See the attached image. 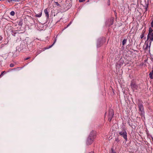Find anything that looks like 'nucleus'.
I'll return each mask as SVG.
<instances>
[{"label": "nucleus", "instance_id": "f257e3e1", "mask_svg": "<svg viewBox=\"0 0 153 153\" xmlns=\"http://www.w3.org/2000/svg\"><path fill=\"white\" fill-rule=\"evenodd\" d=\"M95 136L96 132L95 131H92L90 132L86 140L87 145H90L92 143Z\"/></svg>", "mask_w": 153, "mask_h": 153}, {"label": "nucleus", "instance_id": "f03ea898", "mask_svg": "<svg viewBox=\"0 0 153 153\" xmlns=\"http://www.w3.org/2000/svg\"><path fill=\"white\" fill-rule=\"evenodd\" d=\"M138 105L139 106V111L140 112V114L142 117H143L144 119H145V112L144 110V108L143 104L142 102H139L138 103Z\"/></svg>", "mask_w": 153, "mask_h": 153}, {"label": "nucleus", "instance_id": "7ed1b4c3", "mask_svg": "<svg viewBox=\"0 0 153 153\" xmlns=\"http://www.w3.org/2000/svg\"><path fill=\"white\" fill-rule=\"evenodd\" d=\"M119 135L121 137H122L126 141H127V133L125 130L124 129L121 131H120L119 132Z\"/></svg>", "mask_w": 153, "mask_h": 153}, {"label": "nucleus", "instance_id": "20e7f679", "mask_svg": "<svg viewBox=\"0 0 153 153\" xmlns=\"http://www.w3.org/2000/svg\"><path fill=\"white\" fill-rule=\"evenodd\" d=\"M151 42H149L147 40H146L145 43L144 45L143 46V48L145 50H147L148 49H149V51H150V47Z\"/></svg>", "mask_w": 153, "mask_h": 153}, {"label": "nucleus", "instance_id": "39448f33", "mask_svg": "<svg viewBox=\"0 0 153 153\" xmlns=\"http://www.w3.org/2000/svg\"><path fill=\"white\" fill-rule=\"evenodd\" d=\"M114 115V111L112 109H110L108 113V120L110 121L112 119V118L113 117Z\"/></svg>", "mask_w": 153, "mask_h": 153}, {"label": "nucleus", "instance_id": "423d86ee", "mask_svg": "<svg viewBox=\"0 0 153 153\" xmlns=\"http://www.w3.org/2000/svg\"><path fill=\"white\" fill-rule=\"evenodd\" d=\"M131 86L132 89L134 91L137 89L138 88V86L133 82H131Z\"/></svg>", "mask_w": 153, "mask_h": 153}, {"label": "nucleus", "instance_id": "0eeeda50", "mask_svg": "<svg viewBox=\"0 0 153 153\" xmlns=\"http://www.w3.org/2000/svg\"><path fill=\"white\" fill-rule=\"evenodd\" d=\"M150 40V42H152L153 41V33H148L147 36V40Z\"/></svg>", "mask_w": 153, "mask_h": 153}, {"label": "nucleus", "instance_id": "6e6552de", "mask_svg": "<svg viewBox=\"0 0 153 153\" xmlns=\"http://www.w3.org/2000/svg\"><path fill=\"white\" fill-rule=\"evenodd\" d=\"M38 29L39 30H44V27L42 24L39 23L37 25Z\"/></svg>", "mask_w": 153, "mask_h": 153}, {"label": "nucleus", "instance_id": "1a4fd4ad", "mask_svg": "<svg viewBox=\"0 0 153 153\" xmlns=\"http://www.w3.org/2000/svg\"><path fill=\"white\" fill-rule=\"evenodd\" d=\"M102 40L101 39H98L97 43V47H100L101 46L100 42Z\"/></svg>", "mask_w": 153, "mask_h": 153}, {"label": "nucleus", "instance_id": "9d476101", "mask_svg": "<svg viewBox=\"0 0 153 153\" xmlns=\"http://www.w3.org/2000/svg\"><path fill=\"white\" fill-rule=\"evenodd\" d=\"M44 12L45 14V16L47 18H48L49 17V15L47 9H45L44 10Z\"/></svg>", "mask_w": 153, "mask_h": 153}, {"label": "nucleus", "instance_id": "9b49d317", "mask_svg": "<svg viewBox=\"0 0 153 153\" xmlns=\"http://www.w3.org/2000/svg\"><path fill=\"white\" fill-rule=\"evenodd\" d=\"M149 76L150 78L151 79H152L153 78V70H152V71L149 73Z\"/></svg>", "mask_w": 153, "mask_h": 153}, {"label": "nucleus", "instance_id": "f8f14e48", "mask_svg": "<svg viewBox=\"0 0 153 153\" xmlns=\"http://www.w3.org/2000/svg\"><path fill=\"white\" fill-rule=\"evenodd\" d=\"M56 40H57V39H56V37L52 45L50 46H49V47L47 49H49V48H51L53 46V45L55 43V42H56Z\"/></svg>", "mask_w": 153, "mask_h": 153}, {"label": "nucleus", "instance_id": "ddd939ff", "mask_svg": "<svg viewBox=\"0 0 153 153\" xmlns=\"http://www.w3.org/2000/svg\"><path fill=\"white\" fill-rule=\"evenodd\" d=\"M127 42V40L126 39H124L122 42V44L123 45H124L126 44Z\"/></svg>", "mask_w": 153, "mask_h": 153}, {"label": "nucleus", "instance_id": "4468645a", "mask_svg": "<svg viewBox=\"0 0 153 153\" xmlns=\"http://www.w3.org/2000/svg\"><path fill=\"white\" fill-rule=\"evenodd\" d=\"M152 31H153L151 27H150L149 28V33H152Z\"/></svg>", "mask_w": 153, "mask_h": 153}, {"label": "nucleus", "instance_id": "2eb2a0df", "mask_svg": "<svg viewBox=\"0 0 153 153\" xmlns=\"http://www.w3.org/2000/svg\"><path fill=\"white\" fill-rule=\"evenodd\" d=\"M7 1L9 2H10L13 1L14 2H17L18 1H19V0H7Z\"/></svg>", "mask_w": 153, "mask_h": 153}, {"label": "nucleus", "instance_id": "dca6fc26", "mask_svg": "<svg viewBox=\"0 0 153 153\" xmlns=\"http://www.w3.org/2000/svg\"><path fill=\"white\" fill-rule=\"evenodd\" d=\"M144 32H143L141 34V35L140 36V37L141 39H142L144 36Z\"/></svg>", "mask_w": 153, "mask_h": 153}, {"label": "nucleus", "instance_id": "f3484780", "mask_svg": "<svg viewBox=\"0 0 153 153\" xmlns=\"http://www.w3.org/2000/svg\"><path fill=\"white\" fill-rule=\"evenodd\" d=\"M10 14L11 16H13L14 15L15 13L14 11H12L10 12Z\"/></svg>", "mask_w": 153, "mask_h": 153}, {"label": "nucleus", "instance_id": "a211bd4d", "mask_svg": "<svg viewBox=\"0 0 153 153\" xmlns=\"http://www.w3.org/2000/svg\"><path fill=\"white\" fill-rule=\"evenodd\" d=\"M42 16V13H39V14H37L36 15V16L38 17H40Z\"/></svg>", "mask_w": 153, "mask_h": 153}, {"label": "nucleus", "instance_id": "6ab92c4d", "mask_svg": "<svg viewBox=\"0 0 153 153\" xmlns=\"http://www.w3.org/2000/svg\"><path fill=\"white\" fill-rule=\"evenodd\" d=\"M72 22H71L69 24H68V25L66 26V27H65V29L67 28L68 27H69L72 23Z\"/></svg>", "mask_w": 153, "mask_h": 153}, {"label": "nucleus", "instance_id": "aec40b11", "mask_svg": "<svg viewBox=\"0 0 153 153\" xmlns=\"http://www.w3.org/2000/svg\"><path fill=\"white\" fill-rule=\"evenodd\" d=\"M110 24H109V25H108L109 26L111 25H112L113 24V21L112 20H110Z\"/></svg>", "mask_w": 153, "mask_h": 153}, {"label": "nucleus", "instance_id": "412c9836", "mask_svg": "<svg viewBox=\"0 0 153 153\" xmlns=\"http://www.w3.org/2000/svg\"><path fill=\"white\" fill-rule=\"evenodd\" d=\"M4 72H5V71H2L1 73V74L0 75V77H1L2 76H3V75H4Z\"/></svg>", "mask_w": 153, "mask_h": 153}, {"label": "nucleus", "instance_id": "4be33fe9", "mask_svg": "<svg viewBox=\"0 0 153 153\" xmlns=\"http://www.w3.org/2000/svg\"><path fill=\"white\" fill-rule=\"evenodd\" d=\"M14 65L13 63H11L10 65V66L11 67H13L14 66Z\"/></svg>", "mask_w": 153, "mask_h": 153}, {"label": "nucleus", "instance_id": "5701e85b", "mask_svg": "<svg viewBox=\"0 0 153 153\" xmlns=\"http://www.w3.org/2000/svg\"><path fill=\"white\" fill-rule=\"evenodd\" d=\"M151 26L152 27H153V20L151 23Z\"/></svg>", "mask_w": 153, "mask_h": 153}, {"label": "nucleus", "instance_id": "b1692460", "mask_svg": "<svg viewBox=\"0 0 153 153\" xmlns=\"http://www.w3.org/2000/svg\"><path fill=\"white\" fill-rule=\"evenodd\" d=\"M85 0H79V1L80 2H82L85 1Z\"/></svg>", "mask_w": 153, "mask_h": 153}, {"label": "nucleus", "instance_id": "393cba45", "mask_svg": "<svg viewBox=\"0 0 153 153\" xmlns=\"http://www.w3.org/2000/svg\"><path fill=\"white\" fill-rule=\"evenodd\" d=\"M111 153H116L113 150H112V152Z\"/></svg>", "mask_w": 153, "mask_h": 153}, {"label": "nucleus", "instance_id": "a878e982", "mask_svg": "<svg viewBox=\"0 0 153 153\" xmlns=\"http://www.w3.org/2000/svg\"><path fill=\"white\" fill-rule=\"evenodd\" d=\"M29 58V57H27L25 59V60H27Z\"/></svg>", "mask_w": 153, "mask_h": 153}, {"label": "nucleus", "instance_id": "bb28decb", "mask_svg": "<svg viewBox=\"0 0 153 153\" xmlns=\"http://www.w3.org/2000/svg\"><path fill=\"white\" fill-rule=\"evenodd\" d=\"M56 4L58 6L59 5V4L58 3V2H56Z\"/></svg>", "mask_w": 153, "mask_h": 153}, {"label": "nucleus", "instance_id": "cd10ccee", "mask_svg": "<svg viewBox=\"0 0 153 153\" xmlns=\"http://www.w3.org/2000/svg\"><path fill=\"white\" fill-rule=\"evenodd\" d=\"M89 153H93L92 152H89Z\"/></svg>", "mask_w": 153, "mask_h": 153}, {"label": "nucleus", "instance_id": "c85d7f7f", "mask_svg": "<svg viewBox=\"0 0 153 153\" xmlns=\"http://www.w3.org/2000/svg\"><path fill=\"white\" fill-rule=\"evenodd\" d=\"M116 140V141H119V140H117H117Z\"/></svg>", "mask_w": 153, "mask_h": 153}, {"label": "nucleus", "instance_id": "c756f323", "mask_svg": "<svg viewBox=\"0 0 153 153\" xmlns=\"http://www.w3.org/2000/svg\"><path fill=\"white\" fill-rule=\"evenodd\" d=\"M1 0H0V1H1Z\"/></svg>", "mask_w": 153, "mask_h": 153}]
</instances>
